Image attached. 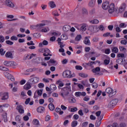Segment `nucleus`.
Instances as JSON below:
<instances>
[{
    "label": "nucleus",
    "mask_w": 127,
    "mask_h": 127,
    "mask_svg": "<svg viewBox=\"0 0 127 127\" xmlns=\"http://www.w3.org/2000/svg\"><path fill=\"white\" fill-rule=\"evenodd\" d=\"M46 49L41 48L38 50L39 52L41 53H44L45 52Z\"/></svg>",
    "instance_id": "62"
},
{
    "label": "nucleus",
    "mask_w": 127,
    "mask_h": 127,
    "mask_svg": "<svg viewBox=\"0 0 127 127\" xmlns=\"http://www.w3.org/2000/svg\"><path fill=\"white\" fill-rule=\"evenodd\" d=\"M36 56V54H34L27 55V56L24 57V60H27V59L29 60L30 59H32V58H33V57H35Z\"/></svg>",
    "instance_id": "15"
},
{
    "label": "nucleus",
    "mask_w": 127,
    "mask_h": 127,
    "mask_svg": "<svg viewBox=\"0 0 127 127\" xmlns=\"http://www.w3.org/2000/svg\"><path fill=\"white\" fill-rule=\"evenodd\" d=\"M101 70V68H100L99 67H97L95 68H93L92 69V72L94 73V74H95V75H97V74H99V71Z\"/></svg>",
    "instance_id": "28"
},
{
    "label": "nucleus",
    "mask_w": 127,
    "mask_h": 127,
    "mask_svg": "<svg viewBox=\"0 0 127 127\" xmlns=\"http://www.w3.org/2000/svg\"><path fill=\"white\" fill-rule=\"evenodd\" d=\"M71 86H67L62 88L60 93V95L64 99H66L67 96H69V94L71 93Z\"/></svg>",
    "instance_id": "1"
},
{
    "label": "nucleus",
    "mask_w": 127,
    "mask_h": 127,
    "mask_svg": "<svg viewBox=\"0 0 127 127\" xmlns=\"http://www.w3.org/2000/svg\"><path fill=\"white\" fill-rule=\"evenodd\" d=\"M0 97H1V100L2 101H5V100L8 99V92H0Z\"/></svg>",
    "instance_id": "9"
},
{
    "label": "nucleus",
    "mask_w": 127,
    "mask_h": 127,
    "mask_svg": "<svg viewBox=\"0 0 127 127\" xmlns=\"http://www.w3.org/2000/svg\"><path fill=\"white\" fill-rule=\"evenodd\" d=\"M105 91L106 93L109 94V95H113V94H114V90H113V89L111 87L107 88Z\"/></svg>",
    "instance_id": "23"
},
{
    "label": "nucleus",
    "mask_w": 127,
    "mask_h": 127,
    "mask_svg": "<svg viewBox=\"0 0 127 127\" xmlns=\"http://www.w3.org/2000/svg\"><path fill=\"white\" fill-rule=\"evenodd\" d=\"M5 3L7 6H8V7H11V8H13V7L15 6L14 3L9 0H5Z\"/></svg>",
    "instance_id": "13"
},
{
    "label": "nucleus",
    "mask_w": 127,
    "mask_h": 127,
    "mask_svg": "<svg viewBox=\"0 0 127 127\" xmlns=\"http://www.w3.org/2000/svg\"><path fill=\"white\" fill-rule=\"evenodd\" d=\"M102 6L103 9L107 10V9H108L110 6V3L108 1L104 2L102 3Z\"/></svg>",
    "instance_id": "14"
},
{
    "label": "nucleus",
    "mask_w": 127,
    "mask_h": 127,
    "mask_svg": "<svg viewBox=\"0 0 127 127\" xmlns=\"http://www.w3.org/2000/svg\"><path fill=\"white\" fill-rule=\"evenodd\" d=\"M43 60H44L43 58H37L36 59L33 60V62L34 63H37V64H39V63L42 62Z\"/></svg>",
    "instance_id": "20"
},
{
    "label": "nucleus",
    "mask_w": 127,
    "mask_h": 127,
    "mask_svg": "<svg viewBox=\"0 0 127 127\" xmlns=\"http://www.w3.org/2000/svg\"><path fill=\"white\" fill-rule=\"evenodd\" d=\"M119 49L120 51H121L122 52H124V53H127V49H126L125 47L121 46L120 47Z\"/></svg>",
    "instance_id": "48"
},
{
    "label": "nucleus",
    "mask_w": 127,
    "mask_h": 127,
    "mask_svg": "<svg viewBox=\"0 0 127 127\" xmlns=\"http://www.w3.org/2000/svg\"><path fill=\"white\" fill-rule=\"evenodd\" d=\"M68 103L69 104H74L76 103V99L74 97H70L68 99Z\"/></svg>",
    "instance_id": "25"
},
{
    "label": "nucleus",
    "mask_w": 127,
    "mask_h": 127,
    "mask_svg": "<svg viewBox=\"0 0 127 127\" xmlns=\"http://www.w3.org/2000/svg\"><path fill=\"white\" fill-rule=\"evenodd\" d=\"M95 4H96V0H91L88 3V5L90 7H94Z\"/></svg>",
    "instance_id": "26"
},
{
    "label": "nucleus",
    "mask_w": 127,
    "mask_h": 127,
    "mask_svg": "<svg viewBox=\"0 0 127 127\" xmlns=\"http://www.w3.org/2000/svg\"><path fill=\"white\" fill-rule=\"evenodd\" d=\"M77 125H78V121H73L71 123V127H77Z\"/></svg>",
    "instance_id": "46"
},
{
    "label": "nucleus",
    "mask_w": 127,
    "mask_h": 127,
    "mask_svg": "<svg viewBox=\"0 0 127 127\" xmlns=\"http://www.w3.org/2000/svg\"><path fill=\"white\" fill-rule=\"evenodd\" d=\"M117 57L118 58H124L125 57V55L124 54H118Z\"/></svg>",
    "instance_id": "56"
},
{
    "label": "nucleus",
    "mask_w": 127,
    "mask_h": 127,
    "mask_svg": "<svg viewBox=\"0 0 127 127\" xmlns=\"http://www.w3.org/2000/svg\"><path fill=\"white\" fill-rule=\"evenodd\" d=\"M8 107H9V105L8 104H2L0 105V113H2Z\"/></svg>",
    "instance_id": "12"
},
{
    "label": "nucleus",
    "mask_w": 127,
    "mask_h": 127,
    "mask_svg": "<svg viewBox=\"0 0 127 127\" xmlns=\"http://www.w3.org/2000/svg\"><path fill=\"white\" fill-rule=\"evenodd\" d=\"M33 124L34 126H39V121L37 119H34Z\"/></svg>",
    "instance_id": "43"
},
{
    "label": "nucleus",
    "mask_w": 127,
    "mask_h": 127,
    "mask_svg": "<svg viewBox=\"0 0 127 127\" xmlns=\"http://www.w3.org/2000/svg\"><path fill=\"white\" fill-rule=\"evenodd\" d=\"M78 75L80 77H81V78H87L88 76L87 74L83 72L79 73Z\"/></svg>",
    "instance_id": "38"
},
{
    "label": "nucleus",
    "mask_w": 127,
    "mask_h": 127,
    "mask_svg": "<svg viewBox=\"0 0 127 127\" xmlns=\"http://www.w3.org/2000/svg\"><path fill=\"white\" fill-rule=\"evenodd\" d=\"M3 120L4 123H6V122H7V116H6V113H5L4 115H3Z\"/></svg>",
    "instance_id": "52"
},
{
    "label": "nucleus",
    "mask_w": 127,
    "mask_h": 127,
    "mask_svg": "<svg viewBox=\"0 0 127 127\" xmlns=\"http://www.w3.org/2000/svg\"><path fill=\"white\" fill-rule=\"evenodd\" d=\"M71 74V71L66 70L63 72V77H64V78H73V75Z\"/></svg>",
    "instance_id": "8"
},
{
    "label": "nucleus",
    "mask_w": 127,
    "mask_h": 127,
    "mask_svg": "<svg viewBox=\"0 0 127 127\" xmlns=\"http://www.w3.org/2000/svg\"><path fill=\"white\" fill-rule=\"evenodd\" d=\"M87 24H83L80 28L81 30L82 31H86L87 30Z\"/></svg>",
    "instance_id": "36"
},
{
    "label": "nucleus",
    "mask_w": 127,
    "mask_h": 127,
    "mask_svg": "<svg viewBox=\"0 0 127 127\" xmlns=\"http://www.w3.org/2000/svg\"><path fill=\"white\" fill-rule=\"evenodd\" d=\"M38 113H43L45 111V108L44 107L40 106L37 109Z\"/></svg>",
    "instance_id": "32"
},
{
    "label": "nucleus",
    "mask_w": 127,
    "mask_h": 127,
    "mask_svg": "<svg viewBox=\"0 0 127 127\" xmlns=\"http://www.w3.org/2000/svg\"><path fill=\"white\" fill-rule=\"evenodd\" d=\"M81 39H82V36L81 35H77L75 38V41H80Z\"/></svg>",
    "instance_id": "47"
},
{
    "label": "nucleus",
    "mask_w": 127,
    "mask_h": 127,
    "mask_svg": "<svg viewBox=\"0 0 127 127\" xmlns=\"http://www.w3.org/2000/svg\"><path fill=\"white\" fill-rule=\"evenodd\" d=\"M39 96H42V90H38L35 91L34 94V99H37Z\"/></svg>",
    "instance_id": "11"
},
{
    "label": "nucleus",
    "mask_w": 127,
    "mask_h": 127,
    "mask_svg": "<svg viewBox=\"0 0 127 127\" xmlns=\"http://www.w3.org/2000/svg\"><path fill=\"white\" fill-rule=\"evenodd\" d=\"M56 63V61L54 59H51L49 62H48V64L49 66H52L53 64H55Z\"/></svg>",
    "instance_id": "33"
},
{
    "label": "nucleus",
    "mask_w": 127,
    "mask_h": 127,
    "mask_svg": "<svg viewBox=\"0 0 127 127\" xmlns=\"http://www.w3.org/2000/svg\"><path fill=\"white\" fill-rule=\"evenodd\" d=\"M18 64L15 62L10 61V67H13V68H16L17 67Z\"/></svg>",
    "instance_id": "34"
},
{
    "label": "nucleus",
    "mask_w": 127,
    "mask_h": 127,
    "mask_svg": "<svg viewBox=\"0 0 127 127\" xmlns=\"http://www.w3.org/2000/svg\"><path fill=\"white\" fill-rule=\"evenodd\" d=\"M127 4L125 2L122 3L119 7V13H124L127 9Z\"/></svg>",
    "instance_id": "7"
},
{
    "label": "nucleus",
    "mask_w": 127,
    "mask_h": 127,
    "mask_svg": "<svg viewBox=\"0 0 127 127\" xmlns=\"http://www.w3.org/2000/svg\"><path fill=\"white\" fill-rule=\"evenodd\" d=\"M112 52L113 53H118L119 52V48L117 47H114L112 49Z\"/></svg>",
    "instance_id": "44"
},
{
    "label": "nucleus",
    "mask_w": 127,
    "mask_h": 127,
    "mask_svg": "<svg viewBox=\"0 0 127 127\" xmlns=\"http://www.w3.org/2000/svg\"><path fill=\"white\" fill-rule=\"evenodd\" d=\"M0 70L1 71H4V72H8L9 71V69L5 67H3L2 66H0Z\"/></svg>",
    "instance_id": "40"
},
{
    "label": "nucleus",
    "mask_w": 127,
    "mask_h": 127,
    "mask_svg": "<svg viewBox=\"0 0 127 127\" xmlns=\"http://www.w3.org/2000/svg\"><path fill=\"white\" fill-rule=\"evenodd\" d=\"M4 65H5V66H7L8 67H10V61H4Z\"/></svg>",
    "instance_id": "50"
},
{
    "label": "nucleus",
    "mask_w": 127,
    "mask_h": 127,
    "mask_svg": "<svg viewBox=\"0 0 127 127\" xmlns=\"http://www.w3.org/2000/svg\"><path fill=\"white\" fill-rule=\"evenodd\" d=\"M30 79L29 80V82L31 84H36L39 82V77L35 76L34 74L30 76Z\"/></svg>",
    "instance_id": "4"
},
{
    "label": "nucleus",
    "mask_w": 127,
    "mask_h": 127,
    "mask_svg": "<svg viewBox=\"0 0 127 127\" xmlns=\"http://www.w3.org/2000/svg\"><path fill=\"white\" fill-rule=\"evenodd\" d=\"M75 69L76 70H82L83 69V67L81 66V65H76Z\"/></svg>",
    "instance_id": "61"
},
{
    "label": "nucleus",
    "mask_w": 127,
    "mask_h": 127,
    "mask_svg": "<svg viewBox=\"0 0 127 127\" xmlns=\"http://www.w3.org/2000/svg\"><path fill=\"white\" fill-rule=\"evenodd\" d=\"M56 84L57 85H59L58 86L59 89H60L59 87H63V86H64V83H63V82L61 80H59L57 81Z\"/></svg>",
    "instance_id": "31"
},
{
    "label": "nucleus",
    "mask_w": 127,
    "mask_h": 127,
    "mask_svg": "<svg viewBox=\"0 0 127 127\" xmlns=\"http://www.w3.org/2000/svg\"><path fill=\"white\" fill-rule=\"evenodd\" d=\"M61 38L63 40H67L68 39V36L65 34H64L61 35Z\"/></svg>",
    "instance_id": "41"
},
{
    "label": "nucleus",
    "mask_w": 127,
    "mask_h": 127,
    "mask_svg": "<svg viewBox=\"0 0 127 127\" xmlns=\"http://www.w3.org/2000/svg\"><path fill=\"white\" fill-rule=\"evenodd\" d=\"M38 87H39V88H42L44 87V84L42 83H39L38 85Z\"/></svg>",
    "instance_id": "64"
},
{
    "label": "nucleus",
    "mask_w": 127,
    "mask_h": 127,
    "mask_svg": "<svg viewBox=\"0 0 127 127\" xmlns=\"http://www.w3.org/2000/svg\"><path fill=\"white\" fill-rule=\"evenodd\" d=\"M70 25H65L63 27V30L64 32H67V31H69V30H70Z\"/></svg>",
    "instance_id": "27"
},
{
    "label": "nucleus",
    "mask_w": 127,
    "mask_h": 127,
    "mask_svg": "<svg viewBox=\"0 0 127 127\" xmlns=\"http://www.w3.org/2000/svg\"><path fill=\"white\" fill-rule=\"evenodd\" d=\"M90 23H92V24H98L99 23V20L97 19H93L92 20H91L90 21Z\"/></svg>",
    "instance_id": "42"
},
{
    "label": "nucleus",
    "mask_w": 127,
    "mask_h": 127,
    "mask_svg": "<svg viewBox=\"0 0 127 127\" xmlns=\"http://www.w3.org/2000/svg\"><path fill=\"white\" fill-rule=\"evenodd\" d=\"M121 44H123V45H127V41L126 40H123L121 41Z\"/></svg>",
    "instance_id": "59"
},
{
    "label": "nucleus",
    "mask_w": 127,
    "mask_h": 127,
    "mask_svg": "<svg viewBox=\"0 0 127 127\" xmlns=\"http://www.w3.org/2000/svg\"><path fill=\"white\" fill-rule=\"evenodd\" d=\"M3 75L4 76H5V78L8 79V80H10L12 82H14V81H15V78H14V76L10 74L7 71L4 72Z\"/></svg>",
    "instance_id": "6"
},
{
    "label": "nucleus",
    "mask_w": 127,
    "mask_h": 127,
    "mask_svg": "<svg viewBox=\"0 0 127 127\" xmlns=\"http://www.w3.org/2000/svg\"><path fill=\"white\" fill-rule=\"evenodd\" d=\"M105 29L104 25H100L98 26H91L89 27V30H91V32L95 33L99 31H103Z\"/></svg>",
    "instance_id": "2"
},
{
    "label": "nucleus",
    "mask_w": 127,
    "mask_h": 127,
    "mask_svg": "<svg viewBox=\"0 0 127 127\" xmlns=\"http://www.w3.org/2000/svg\"><path fill=\"white\" fill-rule=\"evenodd\" d=\"M56 112L57 113H59V115H63L64 114V112L63 111H61V109L57 108L56 109Z\"/></svg>",
    "instance_id": "39"
},
{
    "label": "nucleus",
    "mask_w": 127,
    "mask_h": 127,
    "mask_svg": "<svg viewBox=\"0 0 127 127\" xmlns=\"http://www.w3.org/2000/svg\"><path fill=\"white\" fill-rule=\"evenodd\" d=\"M16 110L18 111V112L21 114V115H22V114H24V110L23 109V107H22V106L21 105H18Z\"/></svg>",
    "instance_id": "16"
},
{
    "label": "nucleus",
    "mask_w": 127,
    "mask_h": 127,
    "mask_svg": "<svg viewBox=\"0 0 127 127\" xmlns=\"http://www.w3.org/2000/svg\"><path fill=\"white\" fill-rule=\"evenodd\" d=\"M17 39H18L17 37L15 36H12L10 38V40H12V41H17Z\"/></svg>",
    "instance_id": "55"
},
{
    "label": "nucleus",
    "mask_w": 127,
    "mask_h": 127,
    "mask_svg": "<svg viewBox=\"0 0 127 127\" xmlns=\"http://www.w3.org/2000/svg\"><path fill=\"white\" fill-rule=\"evenodd\" d=\"M15 121L17 122L18 124L21 123V117L19 115H17L15 117Z\"/></svg>",
    "instance_id": "35"
},
{
    "label": "nucleus",
    "mask_w": 127,
    "mask_h": 127,
    "mask_svg": "<svg viewBox=\"0 0 127 127\" xmlns=\"http://www.w3.org/2000/svg\"><path fill=\"white\" fill-rule=\"evenodd\" d=\"M39 30V31H40V32H48V31H49V30H50V29H49V27H45L44 28H41V29H38Z\"/></svg>",
    "instance_id": "30"
},
{
    "label": "nucleus",
    "mask_w": 127,
    "mask_h": 127,
    "mask_svg": "<svg viewBox=\"0 0 127 127\" xmlns=\"http://www.w3.org/2000/svg\"><path fill=\"white\" fill-rule=\"evenodd\" d=\"M117 9L116 8V6L115 5V3H111L110 4L109 9H108V12L109 13H110V14H113L116 10H117Z\"/></svg>",
    "instance_id": "5"
},
{
    "label": "nucleus",
    "mask_w": 127,
    "mask_h": 127,
    "mask_svg": "<svg viewBox=\"0 0 127 127\" xmlns=\"http://www.w3.org/2000/svg\"><path fill=\"white\" fill-rule=\"evenodd\" d=\"M5 56V57H6V58H10V59H12V58H13V55H12V53L10 52H6Z\"/></svg>",
    "instance_id": "24"
},
{
    "label": "nucleus",
    "mask_w": 127,
    "mask_h": 127,
    "mask_svg": "<svg viewBox=\"0 0 127 127\" xmlns=\"http://www.w3.org/2000/svg\"><path fill=\"white\" fill-rule=\"evenodd\" d=\"M49 4L51 8H54V7H56V4H55V2H54L53 1H51L49 3Z\"/></svg>",
    "instance_id": "37"
},
{
    "label": "nucleus",
    "mask_w": 127,
    "mask_h": 127,
    "mask_svg": "<svg viewBox=\"0 0 127 127\" xmlns=\"http://www.w3.org/2000/svg\"><path fill=\"white\" fill-rule=\"evenodd\" d=\"M86 92H85L84 91L82 92H76L75 93V97H81V96H82V97H85V96H86Z\"/></svg>",
    "instance_id": "17"
},
{
    "label": "nucleus",
    "mask_w": 127,
    "mask_h": 127,
    "mask_svg": "<svg viewBox=\"0 0 127 127\" xmlns=\"http://www.w3.org/2000/svg\"><path fill=\"white\" fill-rule=\"evenodd\" d=\"M53 15H54V16H59V14H58V12L57 10H54L52 12Z\"/></svg>",
    "instance_id": "54"
},
{
    "label": "nucleus",
    "mask_w": 127,
    "mask_h": 127,
    "mask_svg": "<svg viewBox=\"0 0 127 127\" xmlns=\"http://www.w3.org/2000/svg\"><path fill=\"white\" fill-rule=\"evenodd\" d=\"M98 119V120H97L95 123V126L97 127H100V126H101V121L103 120V116H100V117H99Z\"/></svg>",
    "instance_id": "19"
},
{
    "label": "nucleus",
    "mask_w": 127,
    "mask_h": 127,
    "mask_svg": "<svg viewBox=\"0 0 127 127\" xmlns=\"http://www.w3.org/2000/svg\"><path fill=\"white\" fill-rule=\"evenodd\" d=\"M92 88H93V89H97V88H98L99 85H98V83L96 82H94L92 84Z\"/></svg>",
    "instance_id": "53"
},
{
    "label": "nucleus",
    "mask_w": 127,
    "mask_h": 127,
    "mask_svg": "<svg viewBox=\"0 0 127 127\" xmlns=\"http://www.w3.org/2000/svg\"><path fill=\"white\" fill-rule=\"evenodd\" d=\"M26 48H27L26 47H25V49L20 48V49H19L18 50L19 52H25V51H27Z\"/></svg>",
    "instance_id": "57"
},
{
    "label": "nucleus",
    "mask_w": 127,
    "mask_h": 127,
    "mask_svg": "<svg viewBox=\"0 0 127 127\" xmlns=\"http://www.w3.org/2000/svg\"><path fill=\"white\" fill-rule=\"evenodd\" d=\"M50 88L51 90H53V91H55V90L57 89V87H56L55 84H51L50 85Z\"/></svg>",
    "instance_id": "49"
},
{
    "label": "nucleus",
    "mask_w": 127,
    "mask_h": 127,
    "mask_svg": "<svg viewBox=\"0 0 127 127\" xmlns=\"http://www.w3.org/2000/svg\"><path fill=\"white\" fill-rule=\"evenodd\" d=\"M48 23H49V21L48 20H42L41 21V23L38 24L36 25V28L37 29H41L43 26L48 25Z\"/></svg>",
    "instance_id": "3"
},
{
    "label": "nucleus",
    "mask_w": 127,
    "mask_h": 127,
    "mask_svg": "<svg viewBox=\"0 0 127 127\" xmlns=\"http://www.w3.org/2000/svg\"><path fill=\"white\" fill-rule=\"evenodd\" d=\"M89 38H90V36L85 37V39L83 41V42L84 44H86V45H91V42H90V40L89 39Z\"/></svg>",
    "instance_id": "21"
},
{
    "label": "nucleus",
    "mask_w": 127,
    "mask_h": 127,
    "mask_svg": "<svg viewBox=\"0 0 127 127\" xmlns=\"http://www.w3.org/2000/svg\"><path fill=\"white\" fill-rule=\"evenodd\" d=\"M43 56L46 57V56H52V55L50 54V50L49 49H46L44 54Z\"/></svg>",
    "instance_id": "18"
},
{
    "label": "nucleus",
    "mask_w": 127,
    "mask_h": 127,
    "mask_svg": "<svg viewBox=\"0 0 127 127\" xmlns=\"http://www.w3.org/2000/svg\"><path fill=\"white\" fill-rule=\"evenodd\" d=\"M67 110L69 112H71V113H74V112H77V111H78V109L77 108H72V106H68Z\"/></svg>",
    "instance_id": "22"
},
{
    "label": "nucleus",
    "mask_w": 127,
    "mask_h": 127,
    "mask_svg": "<svg viewBox=\"0 0 127 127\" xmlns=\"http://www.w3.org/2000/svg\"><path fill=\"white\" fill-rule=\"evenodd\" d=\"M105 54H110L111 53V50L110 49H106L105 51Z\"/></svg>",
    "instance_id": "63"
},
{
    "label": "nucleus",
    "mask_w": 127,
    "mask_h": 127,
    "mask_svg": "<svg viewBox=\"0 0 127 127\" xmlns=\"http://www.w3.org/2000/svg\"><path fill=\"white\" fill-rule=\"evenodd\" d=\"M0 54L2 56L4 55V54H5V51H4L2 49H0Z\"/></svg>",
    "instance_id": "58"
},
{
    "label": "nucleus",
    "mask_w": 127,
    "mask_h": 127,
    "mask_svg": "<svg viewBox=\"0 0 127 127\" xmlns=\"http://www.w3.org/2000/svg\"><path fill=\"white\" fill-rule=\"evenodd\" d=\"M119 102V100L117 99L112 100L108 104V108H113L115 107L117 104Z\"/></svg>",
    "instance_id": "10"
},
{
    "label": "nucleus",
    "mask_w": 127,
    "mask_h": 127,
    "mask_svg": "<svg viewBox=\"0 0 127 127\" xmlns=\"http://www.w3.org/2000/svg\"><path fill=\"white\" fill-rule=\"evenodd\" d=\"M6 43L8 44V45H12L13 44V42L9 40L6 41Z\"/></svg>",
    "instance_id": "60"
},
{
    "label": "nucleus",
    "mask_w": 127,
    "mask_h": 127,
    "mask_svg": "<svg viewBox=\"0 0 127 127\" xmlns=\"http://www.w3.org/2000/svg\"><path fill=\"white\" fill-rule=\"evenodd\" d=\"M124 61V60L123 59H118L117 60L116 62L118 64H123V62Z\"/></svg>",
    "instance_id": "51"
},
{
    "label": "nucleus",
    "mask_w": 127,
    "mask_h": 127,
    "mask_svg": "<svg viewBox=\"0 0 127 127\" xmlns=\"http://www.w3.org/2000/svg\"><path fill=\"white\" fill-rule=\"evenodd\" d=\"M31 88V84L30 82H27L26 84L24 86V89L25 90H29Z\"/></svg>",
    "instance_id": "29"
},
{
    "label": "nucleus",
    "mask_w": 127,
    "mask_h": 127,
    "mask_svg": "<svg viewBox=\"0 0 127 127\" xmlns=\"http://www.w3.org/2000/svg\"><path fill=\"white\" fill-rule=\"evenodd\" d=\"M49 109H50V111H54V110L55 109V106H54V105L51 103L49 105Z\"/></svg>",
    "instance_id": "45"
}]
</instances>
